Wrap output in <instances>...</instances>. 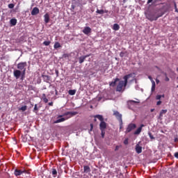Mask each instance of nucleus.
<instances>
[{
    "label": "nucleus",
    "mask_w": 178,
    "mask_h": 178,
    "mask_svg": "<svg viewBox=\"0 0 178 178\" xmlns=\"http://www.w3.org/2000/svg\"><path fill=\"white\" fill-rule=\"evenodd\" d=\"M135 149L137 154H141L143 152V147L140 146L138 144L136 145Z\"/></svg>",
    "instance_id": "ddd939ff"
},
{
    "label": "nucleus",
    "mask_w": 178,
    "mask_h": 178,
    "mask_svg": "<svg viewBox=\"0 0 178 178\" xmlns=\"http://www.w3.org/2000/svg\"><path fill=\"white\" fill-rule=\"evenodd\" d=\"M8 8L10 9H13V8H15V5L13 3H10L8 5Z\"/></svg>",
    "instance_id": "72a5a7b5"
},
{
    "label": "nucleus",
    "mask_w": 178,
    "mask_h": 178,
    "mask_svg": "<svg viewBox=\"0 0 178 178\" xmlns=\"http://www.w3.org/2000/svg\"><path fill=\"white\" fill-rule=\"evenodd\" d=\"M54 49H58V48H60V43H59V42H56L55 44H54Z\"/></svg>",
    "instance_id": "5701e85b"
},
{
    "label": "nucleus",
    "mask_w": 178,
    "mask_h": 178,
    "mask_svg": "<svg viewBox=\"0 0 178 178\" xmlns=\"http://www.w3.org/2000/svg\"><path fill=\"white\" fill-rule=\"evenodd\" d=\"M143 127H144V124H141L140 127L139 128H138L135 131H134V134L135 135H138L140 134V133H141V130H143Z\"/></svg>",
    "instance_id": "2eb2a0df"
},
{
    "label": "nucleus",
    "mask_w": 178,
    "mask_h": 178,
    "mask_svg": "<svg viewBox=\"0 0 178 178\" xmlns=\"http://www.w3.org/2000/svg\"><path fill=\"white\" fill-rule=\"evenodd\" d=\"M99 129L100 130H105L106 129V122H105V121H101L99 124Z\"/></svg>",
    "instance_id": "f8f14e48"
},
{
    "label": "nucleus",
    "mask_w": 178,
    "mask_h": 178,
    "mask_svg": "<svg viewBox=\"0 0 178 178\" xmlns=\"http://www.w3.org/2000/svg\"><path fill=\"white\" fill-rule=\"evenodd\" d=\"M23 173H29V172H27V170H21L19 169H16L14 172L15 176H20V175H23Z\"/></svg>",
    "instance_id": "1a4fd4ad"
},
{
    "label": "nucleus",
    "mask_w": 178,
    "mask_h": 178,
    "mask_svg": "<svg viewBox=\"0 0 178 178\" xmlns=\"http://www.w3.org/2000/svg\"><path fill=\"white\" fill-rule=\"evenodd\" d=\"M1 108L0 107V111H1Z\"/></svg>",
    "instance_id": "bf43d9fd"
},
{
    "label": "nucleus",
    "mask_w": 178,
    "mask_h": 178,
    "mask_svg": "<svg viewBox=\"0 0 178 178\" xmlns=\"http://www.w3.org/2000/svg\"><path fill=\"white\" fill-rule=\"evenodd\" d=\"M159 82H160V81H159V79H156V84H159Z\"/></svg>",
    "instance_id": "a18cd8bd"
},
{
    "label": "nucleus",
    "mask_w": 178,
    "mask_h": 178,
    "mask_svg": "<svg viewBox=\"0 0 178 178\" xmlns=\"http://www.w3.org/2000/svg\"><path fill=\"white\" fill-rule=\"evenodd\" d=\"M52 175L54 176H56V175H58V171H56V169H55V168L52 169Z\"/></svg>",
    "instance_id": "c756f323"
},
{
    "label": "nucleus",
    "mask_w": 178,
    "mask_h": 178,
    "mask_svg": "<svg viewBox=\"0 0 178 178\" xmlns=\"http://www.w3.org/2000/svg\"><path fill=\"white\" fill-rule=\"evenodd\" d=\"M146 17L150 22H154V20H157L159 17L155 16V14H148L146 15Z\"/></svg>",
    "instance_id": "6e6552de"
},
{
    "label": "nucleus",
    "mask_w": 178,
    "mask_h": 178,
    "mask_svg": "<svg viewBox=\"0 0 178 178\" xmlns=\"http://www.w3.org/2000/svg\"><path fill=\"white\" fill-rule=\"evenodd\" d=\"M113 116H115L116 119L121 123V124H123V120H122V114L119 113L118 111H113Z\"/></svg>",
    "instance_id": "39448f33"
},
{
    "label": "nucleus",
    "mask_w": 178,
    "mask_h": 178,
    "mask_svg": "<svg viewBox=\"0 0 178 178\" xmlns=\"http://www.w3.org/2000/svg\"><path fill=\"white\" fill-rule=\"evenodd\" d=\"M68 94L70 95H74V94H76V90H70Z\"/></svg>",
    "instance_id": "bb28decb"
},
{
    "label": "nucleus",
    "mask_w": 178,
    "mask_h": 178,
    "mask_svg": "<svg viewBox=\"0 0 178 178\" xmlns=\"http://www.w3.org/2000/svg\"><path fill=\"white\" fill-rule=\"evenodd\" d=\"M177 8V5H176V3H175V9Z\"/></svg>",
    "instance_id": "de8ad7c7"
},
{
    "label": "nucleus",
    "mask_w": 178,
    "mask_h": 178,
    "mask_svg": "<svg viewBox=\"0 0 178 178\" xmlns=\"http://www.w3.org/2000/svg\"><path fill=\"white\" fill-rule=\"evenodd\" d=\"M129 102H133L134 104H139L138 102L134 101V100H131V101H129Z\"/></svg>",
    "instance_id": "58836bf2"
},
{
    "label": "nucleus",
    "mask_w": 178,
    "mask_h": 178,
    "mask_svg": "<svg viewBox=\"0 0 178 178\" xmlns=\"http://www.w3.org/2000/svg\"><path fill=\"white\" fill-rule=\"evenodd\" d=\"M79 112L77 111H67L63 115H58V118H63V116H66L65 118V120H67V119H70V118H73V116H76V115H78Z\"/></svg>",
    "instance_id": "7ed1b4c3"
},
{
    "label": "nucleus",
    "mask_w": 178,
    "mask_h": 178,
    "mask_svg": "<svg viewBox=\"0 0 178 178\" xmlns=\"http://www.w3.org/2000/svg\"><path fill=\"white\" fill-rule=\"evenodd\" d=\"M148 136H149V138H151L152 140H155V137L152 136V134L151 132L148 133Z\"/></svg>",
    "instance_id": "2f4dec72"
},
{
    "label": "nucleus",
    "mask_w": 178,
    "mask_h": 178,
    "mask_svg": "<svg viewBox=\"0 0 178 178\" xmlns=\"http://www.w3.org/2000/svg\"><path fill=\"white\" fill-rule=\"evenodd\" d=\"M33 111L34 112H37V111H38V108H37V104L35 105Z\"/></svg>",
    "instance_id": "c9c22d12"
},
{
    "label": "nucleus",
    "mask_w": 178,
    "mask_h": 178,
    "mask_svg": "<svg viewBox=\"0 0 178 178\" xmlns=\"http://www.w3.org/2000/svg\"><path fill=\"white\" fill-rule=\"evenodd\" d=\"M83 172L84 173H89V172H91V169L90 168V166L88 165L83 166Z\"/></svg>",
    "instance_id": "a211bd4d"
},
{
    "label": "nucleus",
    "mask_w": 178,
    "mask_h": 178,
    "mask_svg": "<svg viewBox=\"0 0 178 178\" xmlns=\"http://www.w3.org/2000/svg\"><path fill=\"white\" fill-rule=\"evenodd\" d=\"M102 131V137L104 138L105 137V129H100Z\"/></svg>",
    "instance_id": "473e14b6"
},
{
    "label": "nucleus",
    "mask_w": 178,
    "mask_h": 178,
    "mask_svg": "<svg viewBox=\"0 0 178 178\" xmlns=\"http://www.w3.org/2000/svg\"><path fill=\"white\" fill-rule=\"evenodd\" d=\"M168 112V110H161L159 114V118H162L165 113Z\"/></svg>",
    "instance_id": "b1692460"
},
{
    "label": "nucleus",
    "mask_w": 178,
    "mask_h": 178,
    "mask_svg": "<svg viewBox=\"0 0 178 178\" xmlns=\"http://www.w3.org/2000/svg\"><path fill=\"white\" fill-rule=\"evenodd\" d=\"M161 104H162V102L161 100H159V102H156L157 106L161 105Z\"/></svg>",
    "instance_id": "ea45409f"
},
{
    "label": "nucleus",
    "mask_w": 178,
    "mask_h": 178,
    "mask_svg": "<svg viewBox=\"0 0 178 178\" xmlns=\"http://www.w3.org/2000/svg\"><path fill=\"white\" fill-rule=\"evenodd\" d=\"M10 23L11 26H16V24H17V19H11L10 21Z\"/></svg>",
    "instance_id": "6ab92c4d"
},
{
    "label": "nucleus",
    "mask_w": 178,
    "mask_h": 178,
    "mask_svg": "<svg viewBox=\"0 0 178 178\" xmlns=\"http://www.w3.org/2000/svg\"><path fill=\"white\" fill-rule=\"evenodd\" d=\"M152 2V0H148V3Z\"/></svg>",
    "instance_id": "3c124183"
},
{
    "label": "nucleus",
    "mask_w": 178,
    "mask_h": 178,
    "mask_svg": "<svg viewBox=\"0 0 178 178\" xmlns=\"http://www.w3.org/2000/svg\"><path fill=\"white\" fill-rule=\"evenodd\" d=\"M120 147L119 145H117V146L115 147V151H118Z\"/></svg>",
    "instance_id": "79ce46f5"
},
{
    "label": "nucleus",
    "mask_w": 178,
    "mask_h": 178,
    "mask_svg": "<svg viewBox=\"0 0 178 178\" xmlns=\"http://www.w3.org/2000/svg\"><path fill=\"white\" fill-rule=\"evenodd\" d=\"M165 81H169V79L168 78V76H165Z\"/></svg>",
    "instance_id": "49530a36"
},
{
    "label": "nucleus",
    "mask_w": 178,
    "mask_h": 178,
    "mask_svg": "<svg viewBox=\"0 0 178 178\" xmlns=\"http://www.w3.org/2000/svg\"><path fill=\"white\" fill-rule=\"evenodd\" d=\"M124 144L125 145H127V144H129V139L128 138H126L124 140Z\"/></svg>",
    "instance_id": "f704fd0d"
},
{
    "label": "nucleus",
    "mask_w": 178,
    "mask_h": 178,
    "mask_svg": "<svg viewBox=\"0 0 178 178\" xmlns=\"http://www.w3.org/2000/svg\"><path fill=\"white\" fill-rule=\"evenodd\" d=\"M154 111H155V109H154V108H152V109L150 110V112H154Z\"/></svg>",
    "instance_id": "09e8293b"
},
{
    "label": "nucleus",
    "mask_w": 178,
    "mask_h": 178,
    "mask_svg": "<svg viewBox=\"0 0 178 178\" xmlns=\"http://www.w3.org/2000/svg\"><path fill=\"white\" fill-rule=\"evenodd\" d=\"M117 91H119V92H122V90H117Z\"/></svg>",
    "instance_id": "864d4df0"
},
{
    "label": "nucleus",
    "mask_w": 178,
    "mask_h": 178,
    "mask_svg": "<svg viewBox=\"0 0 178 178\" xmlns=\"http://www.w3.org/2000/svg\"><path fill=\"white\" fill-rule=\"evenodd\" d=\"M119 29H120V26H119V24H113V30H114L115 31H118L119 30Z\"/></svg>",
    "instance_id": "412c9836"
},
{
    "label": "nucleus",
    "mask_w": 178,
    "mask_h": 178,
    "mask_svg": "<svg viewBox=\"0 0 178 178\" xmlns=\"http://www.w3.org/2000/svg\"><path fill=\"white\" fill-rule=\"evenodd\" d=\"M120 56L121 58H123V56H124V52L122 51L120 54Z\"/></svg>",
    "instance_id": "4c0bfd02"
},
{
    "label": "nucleus",
    "mask_w": 178,
    "mask_h": 178,
    "mask_svg": "<svg viewBox=\"0 0 178 178\" xmlns=\"http://www.w3.org/2000/svg\"><path fill=\"white\" fill-rule=\"evenodd\" d=\"M174 141H175V143H177V141H178V138H177V137H175V139H174Z\"/></svg>",
    "instance_id": "c03bdc74"
},
{
    "label": "nucleus",
    "mask_w": 178,
    "mask_h": 178,
    "mask_svg": "<svg viewBox=\"0 0 178 178\" xmlns=\"http://www.w3.org/2000/svg\"><path fill=\"white\" fill-rule=\"evenodd\" d=\"M27 67V63L26 62H21L17 64V68L18 69V70H19L20 72H22V80H23L24 79V76H26V69Z\"/></svg>",
    "instance_id": "f03ea898"
},
{
    "label": "nucleus",
    "mask_w": 178,
    "mask_h": 178,
    "mask_svg": "<svg viewBox=\"0 0 178 178\" xmlns=\"http://www.w3.org/2000/svg\"><path fill=\"white\" fill-rule=\"evenodd\" d=\"M56 95H58V92L56 90Z\"/></svg>",
    "instance_id": "6e6d98bb"
},
{
    "label": "nucleus",
    "mask_w": 178,
    "mask_h": 178,
    "mask_svg": "<svg viewBox=\"0 0 178 178\" xmlns=\"http://www.w3.org/2000/svg\"><path fill=\"white\" fill-rule=\"evenodd\" d=\"M49 106H54V102H51L48 104Z\"/></svg>",
    "instance_id": "a19ab883"
},
{
    "label": "nucleus",
    "mask_w": 178,
    "mask_h": 178,
    "mask_svg": "<svg viewBox=\"0 0 178 178\" xmlns=\"http://www.w3.org/2000/svg\"><path fill=\"white\" fill-rule=\"evenodd\" d=\"M123 80L124 81H120L119 78H116L115 79H114L113 81L110 83V86L115 87V86H116V83L118 81V83L117 85V90H124L129 83H131V81H134V74H129L124 76Z\"/></svg>",
    "instance_id": "f257e3e1"
},
{
    "label": "nucleus",
    "mask_w": 178,
    "mask_h": 178,
    "mask_svg": "<svg viewBox=\"0 0 178 178\" xmlns=\"http://www.w3.org/2000/svg\"><path fill=\"white\" fill-rule=\"evenodd\" d=\"M120 129H122V124H122V123H121V122H120Z\"/></svg>",
    "instance_id": "8fccbe9b"
},
{
    "label": "nucleus",
    "mask_w": 178,
    "mask_h": 178,
    "mask_svg": "<svg viewBox=\"0 0 178 178\" xmlns=\"http://www.w3.org/2000/svg\"><path fill=\"white\" fill-rule=\"evenodd\" d=\"M161 98H165V95H157L156 96V99L159 100Z\"/></svg>",
    "instance_id": "a878e982"
},
{
    "label": "nucleus",
    "mask_w": 178,
    "mask_h": 178,
    "mask_svg": "<svg viewBox=\"0 0 178 178\" xmlns=\"http://www.w3.org/2000/svg\"><path fill=\"white\" fill-rule=\"evenodd\" d=\"M83 34H86V35H88L90 33H91V28L90 26H86L83 30Z\"/></svg>",
    "instance_id": "9d476101"
},
{
    "label": "nucleus",
    "mask_w": 178,
    "mask_h": 178,
    "mask_svg": "<svg viewBox=\"0 0 178 178\" xmlns=\"http://www.w3.org/2000/svg\"><path fill=\"white\" fill-rule=\"evenodd\" d=\"M51 44V41H44L43 42V45H45V47H48Z\"/></svg>",
    "instance_id": "7c9ffc66"
},
{
    "label": "nucleus",
    "mask_w": 178,
    "mask_h": 178,
    "mask_svg": "<svg viewBox=\"0 0 178 178\" xmlns=\"http://www.w3.org/2000/svg\"><path fill=\"white\" fill-rule=\"evenodd\" d=\"M65 120H66V118H61L60 119H58L57 120L54 121V123L56 124V123H62V122H65Z\"/></svg>",
    "instance_id": "aec40b11"
},
{
    "label": "nucleus",
    "mask_w": 178,
    "mask_h": 178,
    "mask_svg": "<svg viewBox=\"0 0 178 178\" xmlns=\"http://www.w3.org/2000/svg\"><path fill=\"white\" fill-rule=\"evenodd\" d=\"M96 13H99V15H104V13H105V12L104 11V10H97Z\"/></svg>",
    "instance_id": "c85d7f7f"
},
{
    "label": "nucleus",
    "mask_w": 178,
    "mask_h": 178,
    "mask_svg": "<svg viewBox=\"0 0 178 178\" xmlns=\"http://www.w3.org/2000/svg\"><path fill=\"white\" fill-rule=\"evenodd\" d=\"M177 88H178V85L177 86Z\"/></svg>",
    "instance_id": "4d7b16f0"
},
{
    "label": "nucleus",
    "mask_w": 178,
    "mask_h": 178,
    "mask_svg": "<svg viewBox=\"0 0 178 178\" xmlns=\"http://www.w3.org/2000/svg\"><path fill=\"white\" fill-rule=\"evenodd\" d=\"M41 99L44 102V104H48V98H47V95H45V93L42 95Z\"/></svg>",
    "instance_id": "4468645a"
},
{
    "label": "nucleus",
    "mask_w": 178,
    "mask_h": 178,
    "mask_svg": "<svg viewBox=\"0 0 178 178\" xmlns=\"http://www.w3.org/2000/svg\"><path fill=\"white\" fill-rule=\"evenodd\" d=\"M79 112L77 111H67L63 115H58V118H63V116H66L65 118V120H67V119H70V118H73V116H76V115H78Z\"/></svg>",
    "instance_id": "20e7f679"
},
{
    "label": "nucleus",
    "mask_w": 178,
    "mask_h": 178,
    "mask_svg": "<svg viewBox=\"0 0 178 178\" xmlns=\"http://www.w3.org/2000/svg\"><path fill=\"white\" fill-rule=\"evenodd\" d=\"M38 13H40V9L37 7L33 8L31 11L32 16H35V15H38Z\"/></svg>",
    "instance_id": "9b49d317"
},
{
    "label": "nucleus",
    "mask_w": 178,
    "mask_h": 178,
    "mask_svg": "<svg viewBox=\"0 0 178 178\" xmlns=\"http://www.w3.org/2000/svg\"><path fill=\"white\" fill-rule=\"evenodd\" d=\"M136 127H137V125H136V124H133V123L129 124L126 129L125 133L126 134L130 133V131H131V130H134Z\"/></svg>",
    "instance_id": "423d86ee"
},
{
    "label": "nucleus",
    "mask_w": 178,
    "mask_h": 178,
    "mask_svg": "<svg viewBox=\"0 0 178 178\" xmlns=\"http://www.w3.org/2000/svg\"><path fill=\"white\" fill-rule=\"evenodd\" d=\"M94 129V124H90V131H92V129Z\"/></svg>",
    "instance_id": "e433bc0d"
},
{
    "label": "nucleus",
    "mask_w": 178,
    "mask_h": 178,
    "mask_svg": "<svg viewBox=\"0 0 178 178\" xmlns=\"http://www.w3.org/2000/svg\"><path fill=\"white\" fill-rule=\"evenodd\" d=\"M95 118L100 120V122L104 121V117L102 115H95Z\"/></svg>",
    "instance_id": "4be33fe9"
},
{
    "label": "nucleus",
    "mask_w": 178,
    "mask_h": 178,
    "mask_svg": "<svg viewBox=\"0 0 178 178\" xmlns=\"http://www.w3.org/2000/svg\"><path fill=\"white\" fill-rule=\"evenodd\" d=\"M148 79L150 80L152 83V90H154L155 88V81H154V79H152V76H149Z\"/></svg>",
    "instance_id": "f3484780"
},
{
    "label": "nucleus",
    "mask_w": 178,
    "mask_h": 178,
    "mask_svg": "<svg viewBox=\"0 0 178 178\" xmlns=\"http://www.w3.org/2000/svg\"><path fill=\"white\" fill-rule=\"evenodd\" d=\"M87 58V56H81L79 58V63H83V62H84V60H86V58Z\"/></svg>",
    "instance_id": "393cba45"
},
{
    "label": "nucleus",
    "mask_w": 178,
    "mask_h": 178,
    "mask_svg": "<svg viewBox=\"0 0 178 178\" xmlns=\"http://www.w3.org/2000/svg\"><path fill=\"white\" fill-rule=\"evenodd\" d=\"M152 92H154V90H152Z\"/></svg>",
    "instance_id": "13d9d810"
},
{
    "label": "nucleus",
    "mask_w": 178,
    "mask_h": 178,
    "mask_svg": "<svg viewBox=\"0 0 178 178\" xmlns=\"http://www.w3.org/2000/svg\"><path fill=\"white\" fill-rule=\"evenodd\" d=\"M94 121L97 122V118H95Z\"/></svg>",
    "instance_id": "5fc2aeb1"
},
{
    "label": "nucleus",
    "mask_w": 178,
    "mask_h": 178,
    "mask_svg": "<svg viewBox=\"0 0 178 178\" xmlns=\"http://www.w3.org/2000/svg\"><path fill=\"white\" fill-rule=\"evenodd\" d=\"M175 12H177V13H178V9L175 8Z\"/></svg>",
    "instance_id": "603ef678"
},
{
    "label": "nucleus",
    "mask_w": 178,
    "mask_h": 178,
    "mask_svg": "<svg viewBox=\"0 0 178 178\" xmlns=\"http://www.w3.org/2000/svg\"><path fill=\"white\" fill-rule=\"evenodd\" d=\"M13 74L15 79H20V76H21V80H22V74H23V72H22V71H20L19 70H15L13 72Z\"/></svg>",
    "instance_id": "0eeeda50"
},
{
    "label": "nucleus",
    "mask_w": 178,
    "mask_h": 178,
    "mask_svg": "<svg viewBox=\"0 0 178 178\" xmlns=\"http://www.w3.org/2000/svg\"><path fill=\"white\" fill-rule=\"evenodd\" d=\"M44 23L48 24L49 23V20H50V18H49V14L48 13H46L44 15Z\"/></svg>",
    "instance_id": "dca6fc26"
},
{
    "label": "nucleus",
    "mask_w": 178,
    "mask_h": 178,
    "mask_svg": "<svg viewBox=\"0 0 178 178\" xmlns=\"http://www.w3.org/2000/svg\"><path fill=\"white\" fill-rule=\"evenodd\" d=\"M19 111H22V112H24L27 111V106H23L19 108Z\"/></svg>",
    "instance_id": "cd10ccee"
},
{
    "label": "nucleus",
    "mask_w": 178,
    "mask_h": 178,
    "mask_svg": "<svg viewBox=\"0 0 178 178\" xmlns=\"http://www.w3.org/2000/svg\"><path fill=\"white\" fill-rule=\"evenodd\" d=\"M174 156L178 159V152H175Z\"/></svg>",
    "instance_id": "37998d69"
}]
</instances>
